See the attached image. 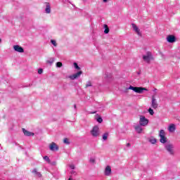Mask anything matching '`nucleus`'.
<instances>
[{"instance_id": "1", "label": "nucleus", "mask_w": 180, "mask_h": 180, "mask_svg": "<svg viewBox=\"0 0 180 180\" xmlns=\"http://www.w3.org/2000/svg\"><path fill=\"white\" fill-rule=\"evenodd\" d=\"M165 149L169 154V155H175V146L171 143L165 145Z\"/></svg>"}, {"instance_id": "2", "label": "nucleus", "mask_w": 180, "mask_h": 180, "mask_svg": "<svg viewBox=\"0 0 180 180\" xmlns=\"http://www.w3.org/2000/svg\"><path fill=\"white\" fill-rule=\"evenodd\" d=\"M129 89H131L136 94H143V91H148L146 88L144 87H134L133 86H129V88L126 89V91H129Z\"/></svg>"}, {"instance_id": "3", "label": "nucleus", "mask_w": 180, "mask_h": 180, "mask_svg": "<svg viewBox=\"0 0 180 180\" xmlns=\"http://www.w3.org/2000/svg\"><path fill=\"white\" fill-rule=\"evenodd\" d=\"M159 136L160 137V141L162 144H165L167 143V137H165V131L164 129H161L160 131Z\"/></svg>"}, {"instance_id": "4", "label": "nucleus", "mask_w": 180, "mask_h": 180, "mask_svg": "<svg viewBox=\"0 0 180 180\" xmlns=\"http://www.w3.org/2000/svg\"><path fill=\"white\" fill-rule=\"evenodd\" d=\"M143 60L145 61V63H147V64H150L151 60H153V55L150 53V52H147L146 55L143 56Z\"/></svg>"}, {"instance_id": "5", "label": "nucleus", "mask_w": 180, "mask_h": 180, "mask_svg": "<svg viewBox=\"0 0 180 180\" xmlns=\"http://www.w3.org/2000/svg\"><path fill=\"white\" fill-rule=\"evenodd\" d=\"M139 124L143 127L147 126L148 124V119L146 118L143 115H140Z\"/></svg>"}, {"instance_id": "6", "label": "nucleus", "mask_w": 180, "mask_h": 180, "mask_svg": "<svg viewBox=\"0 0 180 180\" xmlns=\"http://www.w3.org/2000/svg\"><path fill=\"white\" fill-rule=\"evenodd\" d=\"M91 134L93 137H98V136H99V127H94L91 131Z\"/></svg>"}, {"instance_id": "7", "label": "nucleus", "mask_w": 180, "mask_h": 180, "mask_svg": "<svg viewBox=\"0 0 180 180\" xmlns=\"http://www.w3.org/2000/svg\"><path fill=\"white\" fill-rule=\"evenodd\" d=\"M151 108H153V109H157V108H158V103L155 98V94L153 95L151 98Z\"/></svg>"}, {"instance_id": "8", "label": "nucleus", "mask_w": 180, "mask_h": 180, "mask_svg": "<svg viewBox=\"0 0 180 180\" xmlns=\"http://www.w3.org/2000/svg\"><path fill=\"white\" fill-rule=\"evenodd\" d=\"M82 75V71H79L74 75H70L68 78L74 81V79H77V78H79V77H81Z\"/></svg>"}, {"instance_id": "9", "label": "nucleus", "mask_w": 180, "mask_h": 180, "mask_svg": "<svg viewBox=\"0 0 180 180\" xmlns=\"http://www.w3.org/2000/svg\"><path fill=\"white\" fill-rule=\"evenodd\" d=\"M49 149L51 150V151H58V146L57 145V143L52 142L49 145Z\"/></svg>"}, {"instance_id": "10", "label": "nucleus", "mask_w": 180, "mask_h": 180, "mask_svg": "<svg viewBox=\"0 0 180 180\" xmlns=\"http://www.w3.org/2000/svg\"><path fill=\"white\" fill-rule=\"evenodd\" d=\"M167 41L168 43H175V41H176V38H175V36L174 35H169L167 37Z\"/></svg>"}, {"instance_id": "11", "label": "nucleus", "mask_w": 180, "mask_h": 180, "mask_svg": "<svg viewBox=\"0 0 180 180\" xmlns=\"http://www.w3.org/2000/svg\"><path fill=\"white\" fill-rule=\"evenodd\" d=\"M13 49L15 50V51H17L18 53H24L25 50L22 48V46H19V45H15L13 46Z\"/></svg>"}, {"instance_id": "12", "label": "nucleus", "mask_w": 180, "mask_h": 180, "mask_svg": "<svg viewBox=\"0 0 180 180\" xmlns=\"http://www.w3.org/2000/svg\"><path fill=\"white\" fill-rule=\"evenodd\" d=\"M104 174L106 176H109L112 174V168L110 166H107L105 169Z\"/></svg>"}, {"instance_id": "13", "label": "nucleus", "mask_w": 180, "mask_h": 180, "mask_svg": "<svg viewBox=\"0 0 180 180\" xmlns=\"http://www.w3.org/2000/svg\"><path fill=\"white\" fill-rule=\"evenodd\" d=\"M131 26L134 32H136L139 36H141V32H140V29H139V27H137V25H136L134 23L131 24Z\"/></svg>"}, {"instance_id": "14", "label": "nucleus", "mask_w": 180, "mask_h": 180, "mask_svg": "<svg viewBox=\"0 0 180 180\" xmlns=\"http://www.w3.org/2000/svg\"><path fill=\"white\" fill-rule=\"evenodd\" d=\"M22 132L25 134V136H27L28 137H30V136H34V133L30 132L26 130L25 128L22 129Z\"/></svg>"}, {"instance_id": "15", "label": "nucleus", "mask_w": 180, "mask_h": 180, "mask_svg": "<svg viewBox=\"0 0 180 180\" xmlns=\"http://www.w3.org/2000/svg\"><path fill=\"white\" fill-rule=\"evenodd\" d=\"M134 129H135L137 133H139V134H140V133H141V131H143V128L141 127V125L140 124L135 125Z\"/></svg>"}, {"instance_id": "16", "label": "nucleus", "mask_w": 180, "mask_h": 180, "mask_svg": "<svg viewBox=\"0 0 180 180\" xmlns=\"http://www.w3.org/2000/svg\"><path fill=\"white\" fill-rule=\"evenodd\" d=\"M45 5H46V8H45L46 13H51V7L50 6V3H45Z\"/></svg>"}, {"instance_id": "17", "label": "nucleus", "mask_w": 180, "mask_h": 180, "mask_svg": "<svg viewBox=\"0 0 180 180\" xmlns=\"http://www.w3.org/2000/svg\"><path fill=\"white\" fill-rule=\"evenodd\" d=\"M176 129V128L175 127V124H171L169 126L168 130H169V133H174V131H175Z\"/></svg>"}, {"instance_id": "18", "label": "nucleus", "mask_w": 180, "mask_h": 180, "mask_svg": "<svg viewBox=\"0 0 180 180\" xmlns=\"http://www.w3.org/2000/svg\"><path fill=\"white\" fill-rule=\"evenodd\" d=\"M103 78H104L105 79H111V78H112V74H110V73L105 74V75H103Z\"/></svg>"}, {"instance_id": "19", "label": "nucleus", "mask_w": 180, "mask_h": 180, "mask_svg": "<svg viewBox=\"0 0 180 180\" xmlns=\"http://www.w3.org/2000/svg\"><path fill=\"white\" fill-rule=\"evenodd\" d=\"M32 174H34V175H36V176H41V174L39 172H37V169H34L32 170Z\"/></svg>"}, {"instance_id": "20", "label": "nucleus", "mask_w": 180, "mask_h": 180, "mask_svg": "<svg viewBox=\"0 0 180 180\" xmlns=\"http://www.w3.org/2000/svg\"><path fill=\"white\" fill-rule=\"evenodd\" d=\"M108 137H109V133L106 132L103 134V140L104 141H106V140H108Z\"/></svg>"}, {"instance_id": "21", "label": "nucleus", "mask_w": 180, "mask_h": 180, "mask_svg": "<svg viewBox=\"0 0 180 180\" xmlns=\"http://www.w3.org/2000/svg\"><path fill=\"white\" fill-rule=\"evenodd\" d=\"M104 27H105L104 33L105 34H108V33H109V27L106 25H104Z\"/></svg>"}, {"instance_id": "22", "label": "nucleus", "mask_w": 180, "mask_h": 180, "mask_svg": "<svg viewBox=\"0 0 180 180\" xmlns=\"http://www.w3.org/2000/svg\"><path fill=\"white\" fill-rule=\"evenodd\" d=\"M149 141L151 143V144H155L157 143V139L154 138L149 139Z\"/></svg>"}, {"instance_id": "23", "label": "nucleus", "mask_w": 180, "mask_h": 180, "mask_svg": "<svg viewBox=\"0 0 180 180\" xmlns=\"http://www.w3.org/2000/svg\"><path fill=\"white\" fill-rule=\"evenodd\" d=\"M56 67L58 68H61V67H63V63L61 62H57L56 63Z\"/></svg>"}, {"instance_id": "24", "label": "nucleus", "mask_w": 180, "mask_h": 180, "mask_svg": "<svg viewBox=\"0 0 180 180\" xmlns=\"http://www.w3.org/2000/svg\"><path fill=\"white\" fill-rule=\"evenodd\" d=\"M73 65H74V67H75V68L76 70H81V68H79V66H78V63H73Z\"/></svg>"}, {"instance_id": "25", "label": "nucleus", "mask_w": 180, "mask_h": 180, "mask_svg": "<svg viewBox=\"0 0 180 180\" xmlns=\"http://www.w3.org/2000/svg\"><path fill=\"white\" fill-rule=\"evenodd\" d=\"M44 160L45 161H46V162H49V163L51 162V161H50V158H49V156H44Z\"/></svg>"}, {"instance_id": "26", "label": "nucleus", "mask_w": 180, "mask_h": 180, "mask_svg": "<svg viewBox=\"0 0 180 180\" xmlns=\"http://www.w3.org/2000/svg\"><path fill=\"white\" fill-rule=\"evenodd\" d=\"M54 60H55L54 58H52L49 60H47V63L49 64H53L54 63Z\"/></svg>"}, {"instance_id": "27", "label": "nucleus", "mask_w": 180, "mask_h": 180, "mask_svg": "<svg viewBox=\"0 0 180 180\" xmlns=\"http://www.w3.org/2000/svg\"><path fill=\"white\" fill-rule=\"evenodd\" d=\"M148 112L150 113V115H151V116H153V115H154V110H153L152 108H149Z\"/></svg>"}, {"instance_id": "28", "label": "nucleus", "mask_w": 180, "mask_h": 180, "mask_svg": "<svg viewBox=\"0 0 180 180\" xmlns=\"http://www.w3.org/2000/svg\"><path fill=\"white\" fill-rule=\"evenodd\" d=\"M97 122H98V123H102V122H103V120L102 119V117H98L97 118Z\"/></svg>"}, {"instance_id": "29", "label": "nucleus", "mask_w": 180, "mask_h": 180, "mask_svg": "<svg viewBox=\"0 0 180 180\" xmlns=\"http://www.w3.org/2000/svg\"><path fill=\"white\" fill-rule=\"evenodd\" d=\"M63 143L65 144H70V141H68V139L65 138L64 140H63Z\"/></svg>"}, {"instance_id": "30", "label": "nucleus", "mask_w": 180, "mask_h": 180, "mask_svg": "<svg viewBox=\"0 0 180 180\" xmlns=\"http://www.w3.org/2000/svg\"><path fill=\"white\" fill-rule=\"evenodd\" d=\"M51 43L56 47L57 46V42H56V40H51Z\"/></svg>"}, {"instance_id": "31", "label": "nucleus", "mask_w": 180, "mask_h": 180, "mask_svg": "<svg viewBox=\"0 0 180 180\" xmlns=\"http://www.w3.org/2000/svg\"><path fill=\"white\" fill-rule=\"evenodd\" d=\"M89 86H92V84L91 83V82H88L86 84V88H88Z\"/></svg>"}, {"instance_id": "32", "label": "nucleus", "mask_w": 180, "mask_h": 180, "mask_svg": "<svg viewBox=\"0 0 180 180\" xmlns=\"http://www.w3.org/2000/svg\"><path fill=\"white\" fill-rule=\"evenodd\" d=\"M38 74L41 75L43 74V69L40 68L38 70Z\"/></svg>"}, {"instance_id": "33", "label": "nucleus", "mask_w": 180, "mask_h": 180, "mask_svg": "<svg viewBox=\"0 0 180 180\" xmlns=\"http://www.w3.org/2000/svg\"><path fill=\"white\" fill-rule=\"evenodd\" d=\"M70 168H71V169H75V166L74 165H70Z\"/></svg>"}, {"instance_id": "34", "label": "nucleus", "mask_w": 180, "mask_h": 180, "mask_svg": "<svg viewBox=\"0 0 180 180\" xmlns=\"http://www.w3.org/2000/svg\"><path fill=\"white\" fill-rule=\"evenodd\" d=\"M90 162H92V163L95 162V159L94 158H91L90 159Z\"/></svg>"}, {"instance_id": "35", "label": "nucleus", "mask_w": 180, "mask_h": 180, "mask_svg": "<svg viewBox=\"0 0 180 180\" xmlns=\"http://www.w3.org/2000/svg\"><path fill=\"white\" fill-rule=\"evenodd\" d=\"M130 143H127V147H130Z\"/></svg>"}, {"instance_id": "36", "label": "nucleus", "mask_w": 180, "mask_h": 180, "mask_svg": "<svg viewBox=\"0 0 180 180\" xmlns=\"http://www.w3.org/2000/svg\"><path fill=\"white\" fill-rule=\"evenodd\" d=\"M157 91V89H153V92H155Z\"/></svg>"}, {"instance_id": "37", "label": "nucleus", "mask_w": 180, "mask_h": 180, "mask_svg": "<svg viewBox=\"0 0 180 180\" xmlns=\"http://www.w3.org/2000/svg\"><path fill=\"white\" fill-rule=\"evenodd\" d=\"M74 107H75V109H77V105H75Z\"/></svg>"}, {"instance_id": "38", "label": "nucleus", "mask_w": 180, "mask_h": 180, "mask_svg": "<svg viewBox=\"0 0 180 180\" xmlns=\"http://www.w3.org/2000/svg\"><path fill=\"white\" fill-rule=\"evenodd\" d=\"M2 42V39H0V44Z\"/></svg>"}, {"instance_id": "39", "label": "nucleus", "mask_w": 180, "mask_h": 180, "mask_svg": "<svg viewBox=\"0 0 180 180\" xmlns=\"http://www.w3.org/2000/svg\"><path fill=\"white\" fill-rule=\"evenodd\" d=\"M92 113H96V112H92Z\"/></svg>"}]
</instances>
